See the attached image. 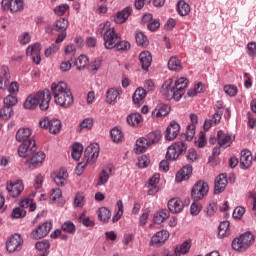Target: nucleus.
I'll return each mask as SVG.
<instances>
[{"instance_id": "f257e3e1", "label": "nucleus", "mask_w": 256, "mask_h": 256, "mask_svg": "<svg viewBox=\"0 0 256 256\" xmlns=\"http://www.w3.org/2000/svg\"><path fill=\"white\" fill-rule=\"evenodd\" d=\"M188 86V79L180 77L175 82L172 78L167 79L161 89V94L167 99L179 101L184 95V90Z\"/></svg>"}, {"instance_id": "f03ea898", "label": "nucleus", "mask_w": 256, "mask_h": 256, "mask_svg": "<svg viewBox=\"0 0 256 256\" xmlns=\"http://www.w3.org/2000/svg\"><path fill=\"white\" fill-rule=\"evenodd\" d=\"M51 91L57 105L63 108H69L73 105L72 92L65 81L53 82L51 84Z\"/></svg>"}, {"instance_id": "7ed1b4c3", "label": "nucleus", "mask_w": 256, "mask_h": 256, "mask_svg": "<svg viewBox=\"0 0 256 256\" xmlns=\"http://www.w3.org/2000/svg\"><path fill=\"white\" fill-rule=\"evenodd\" d=\"M37 147L34 140H29L25 144H21L18 148V155L25 158L31 166L41 165L46 158L44 152H36Z\"/></svg>"}, {"instance_id": "20e7f679", "label": "nucleus", "mask_w": 256, "mask_h": 256, "mask_svg": "<svg viewBox=\"0 0 256 256\" xmlns=\"http://www.w3.org/2000/svg\"><path fill=\"white\" fill-rule=\"evenodd\" d=\"M51 101V92L49 90H40L37 94H31L24 102V108L28 110H34L39 104L42 111H46L49 108Z\"/></svg>"}, {"instance_id": "39448f33", "label": "nucleus", "mask_w": 256, "mask_h": 256, "mask_svg": "<svg viewBox=\"0 0 256 256\" xmlns=\"http://www.w3.org/2000/svg\"><path fill=\"white\" fill-rule=\"evenodd\" d=\"M100 30L104 32L103 40L105 48L108 50L114 49L120 41V35L115 32L114 27H110L109 21L101 23Z\"/></svg>"}, {"instance_id": "423d86ee", "label": "nucleus", "mask_w": 256, "mask_h": 256, "mask_svg": "<svg viewBox=\"0 0 256 256\" xmlns=\"http://www.w3.org/2000/svg\"><path fill=\"white\" fill-rule=\"evenodd\" d=\"M99 146L98 144H90L84 152V157L86 162H80L76 168L77 175H80L82 170L86 165H94L99 155Z\"/></svg>"}, {"instance_id": "0eeeda50", "label": "nucleus", "mask_w": 256, "mask_h": 256, "mask_svg": "<svg viewBox=\"0 0 256 256\" xmlns=\"http://www.w3.org/2000/svg\"><path fill=\"white\" fill-rule=\"evenodd\" d=\"M255 242V237L252 233L242 234L239 238L234 239L232 247L238 252H245Z\"/></svg>"}, {"instance_id": "6e6552de", "label": "nucleus", "mask_w": 256, "mask_h": 256, "mask_svg": "<svg viewBox=\"0 0 256 256\" xmlns=\"http://www.w3.org/2000/svg\"><path fill=\"white\" fill-rule=\"evenodd\" d=\"M187 144L185 142H175L171 146H169L166 154V158L169 161H175L178 159L180 155L187 151Z\"/></svg>"}, {"instance_id": "1a4fd4ad", "label": "nucleus", "mask_w": 256, "mask_h": 256, "mask_svg": "<svg viewBox=\"0 0 256 256\" xmlns=\"http://www.w3.org/2000/svg\"><path fill=\"white\" fill-rule=\"evenodd\" d=\"M39 125L43 129H49V132L53 135L58 134L61 131L62 124L60 120H57L56 118H42L39 122Z\"/></svg>"}, {"instance_id": "9d476101", "label": "nucleus", "mask_w": 256, "mask_h": 256, "mask_svg": "<svg viewBox=\"0 0 256 256\" xmlns=\"http://www.w3.org/2000/svg\"><path fill=\"white\" fill-rule=\"evenodd\" d=\"M209 186L204 180H199L191 191V197L194 201L202 200L208 193Z\"/></svg>"}, {"instance_id": "9b49d317", "label": "nucleus", "mask_w": 256, "mask_h": 256, "mask_svg": "<svg viewBox=\"0 0 256 256\" xmlns=\"http://www.w3.org/2000/svg\"><path fill=\"white\" fill-rule=\"evenodd\" d=\"M6 189L8 191V194L12 197V198H17L21 195V193L24 190V185L22 180H16V182H7V186Z\"/></svg>"}, {"instance_id": "f8f14e48", "label": "nucleus", "mask_w": 256, "mask_h": 256, "mask_svg": "<svg viewBox=\"0 0 256 256\" xmlns=\"http://www.w3.org/2000/svg\"><path fill=\"white\" fill-rule=\"evenodd\" d=\"M52 229V224L50 222H45L39 225L35 230L32 231L31 237L35 240L42 239L46 237Z\"/></svg>"}, {"instance_id": "ddd939ff", "label": "nucleus", "mask_w": 256, "mask_h": 256, "mask_svg": "<svg viewBox=\"0 0 256 256\" xmlns=\"http://www.w3.org/2000/svg\"><path fill=\"white\" fill-rule=\"evenodd\" d=\"M22 245L23 239L19 234H15L6 242V249L8 252L13 253L15 251H19Z\"/></svg>"}, {"instance_id": "4468645a", "label": "nucleus", "mask_w": 256, "mask_h": 256, "mask_svg": "<svg viewBox=\"0 0 256 256\" xmlns=\"http://www.w3.org/2000/svg\"><path fill=\"white\" fill-rule=\"evenodd\" d=\"M2 8L9 9L12 13L20 12L23 9V0H2Z\"/></svg>"}, {"instance_id": "2eb2a0df", "label": "nucleus", "mask_w": 256, "mask_h": 256, "mask_svg": "<svg viewBox=\"0 0 256 256\" xmlns=\"http://www.w3.org/2000/svg\"><path fill=\"white\" fill-rule=\"evenodd\" d=\"M235 139L232 134H224L223 130L217 132V140L220 147L226 149L230 147Z\"/></svg>"}, {"instance_id": "dca6fc26", "label": "nucleus", "mask_w": 256, "mask_h": 256, "mask_svg": "<svg viewBox=\"0 0 256 256\" xmlns=\"http://www.w3.org/2000/svg\"><path fill=\"white\" fill-rule=\"evenodd\" d=\"M179 132H180V124H178V122H175V120H173L172 122H170L166 130L165 137L168 141H173L174 139H176Z\"/></svg>"}, {"instance_id": "f3484780", "label": "nucleus", "mask_w": 256, "mask_h": 256, "mask_svg": "<svg viewBox=\"0 0 256 256\" xmlns=\"http://www.w3.org/2000/svg\"><path fill=\"white\" fill-rule=\"evenodd\" d=\"M228 184L227 176L226 174H219L215 180V187H214V193L220 194L222 193Z\"/></svg>"}, {"instance_id": "a211bd4d", "label": "nucleus", "mask_w": 256, "mask_h": 256, "mask_svg": "<svg viewBox=\"0 0 256 256\" xmlns=\"http://www.w3.org/2000/svg\"><path fill=\"white\" fill-rule=\"evenodd\" d=\"M133 10L131 7H126L122 11L117 12L113 16V20L116 24H123L126 22L128 17L132 14Z\"/></svg>"}, {"instance_id": "6ab92c4d", "label": "nucleus", "mask_w": 256, "mask_h": 256, "mask_svg": "<svg viewBox=\"0 0 256 256\" xmlns=\"http://www.w3.org/2000/svg\"><path fill=\"white\" fill-rule=\"evenodd\" d=\"M51 177L54 179V182L57 186H63L66 184L68 172L67 170H64V168H62L58 172H53V174H51Z\"/></svg>"}, {"instance_id": "aec40b11", "label": "nucleus", "mask_w": 256, "mask_h": 256, "mask_svg": "<svg viewBox=\"0 0 256 256\" xmlns=\"http://www.w3.org/2000/svg\"><path fill=\"white\" fill-rule=\"evenodd\" d=\"M170 112V106H167V104H158L156 106L155 110L152 112V117L154 119H159L167 116Z\"/></svg>"}, {"instance_id": "412c9836", "label": "nucleus", "mask_w": 256, "mask_h": 256, "mask_svg": "<svg viewBox=\"0 0 256 256\" xmlns=\"http://www.w3.org/2000/svg\"><path fill=\"white\" fill-rule=\"evenodd\" d=\"M193 168L190 164L184 166L182 170H179L176 174V182L180 183L182 181H186L192 175Z\"/></svg>"}, {"instance_id": "4be33fe9", "label": "nucleus", "mask_w": 256, "mask_h": 256, "mask_svg": "<svg viewBox=\"0 0 256 256\" xmlns=\"http://www.w3.org/2000/svg\"><path fill=\"white\" fill-rule=\"evenodd\" d=\"M253 161V156L250 152V150H242L241 156H240V164L242 168L248 169L251 167Z\"/></svg>"}, {"instance_id": "5701e85b", "label": "nucleus", "mask_w": 256, "mask_h": 256, "mask_svg": "<svg viewBox=\"0 0 256 256\" xmlns=\"http://www.w3.org/2000/svg\"><path fill=\"white\" fill-rule=\"evenodd\" d=\"M31 134L32 132L30 128H19V130L16 133V140L20 143L23 142V144H26L29 141H34V140H28Z\"/></svg>"}, {"instance_id": "b1692460", "label": "nucleus", "mask_w": 256, "mask_h": 256, "mask_svg": "<svg viewBox=\"0 0 256 256\" xmlns=\"http://www.w3.org/2000/svg\"><path fill=\"white\" fill-rule=\"evenodd\" d=\"M168 208L173 214H178L183 210L184 204L179 198H173L168 202Z\"/></svg>"}, {"instance_id": "393cba45", "label": "nucleus", "mask_w": 256, "mask_h": 256, "mask_svg": "<svg viewBox=\"0 0 256 256\" xmlns=\"http://www.w3.org/2000/svg\"><path fill=\"white\" fill-rule=\"evenodd\" d=\"M139 61L143 70H147L152 63V55L149 51H142L139 55Z\"/></svg>"}, {"instance_id": "a878e982", "label": "nucleus", "mask_w": 256, "mask_h": 256, "mask_svg": "<svg viewBox=\"0 0 256 256\" xmlns=\"http://www.w3.org/2000/svg\"><path fill=\"white\" fill-rule=\"evenodd\" d=\"M121 94V90L117 88H110L107 91L106 102L110 105H114L117 102V98Z\"/></svg>"}, {"instance_id": "bb28decb", "label": "nucleus", "mask_w": 256, "mask_h": 256, "mask_svg": "<svg viewBox=\"0 0 256 256\" xmlns=\"http://www.w3.org/2000/svg\"><path fill=\"white\" fill-rule=\"evenodd\" d=\"M146 95L147 92L146 90H144V88H137L133 95L134 104L140 106L143 103V100L145 99Z\"/></svg>"}, {"instance_id": "cd10ccee", "label": "nucleus", "mask_w": 256, "mask_h": 256, "mask_svg": "<svg viewBox=\"0 0 256 256\" xmlns=\"http://www.w3.org/2000/svg\"><path fill=\"white\" fill-rule=\"evenodd\" d=\"M35 196V193L32 194L30 197L24 198L20 202V207L24 210L25 208H29L30 212H34L37 208L36 204L33 203V197Z\"/></svg>"}, {"instance_id": "c85d7f7f", "label": "nucleus", "mask_w": 256, "mask_h": 256, "mask_svg": "<svg viewBox=\"0 0 256 256\" xmlns=\"http://www.w3.org/2000/svg\"><path fill=\"white\" fill-rule=\"evenodd\" d=\"M168 238H169V233L167 231L163 230V231L156 233L152 237L151 242H152V244H162L165 241H167Z\"/></svg>"}, {"instance_id": "c756f323", "label": "nucleus", "mask_w": 256, "mask_h": 256, "mask_svg": "<svg viewBox=\"0 0 256 256\" xmlns=\"http://www.w3.org/2000/svg\"><path fill=\"white\" fill-rule=\"evenodd\" d=\"M150 144L147 138H138L136 142V153L141 154L146 152L148 148H150Z\"/></svg>"}, {"instance_id": "7c9ffc66", "label": "nucleus", "mask_w": 256, "mask_h": 256, "mask_svg": "<svg viewBox=\"0 0 256 256\" xmlns=\"http://www.w3.org/2000/svg\"><path fill=\"white\" fill-rule=\"evenodd\" d=\"M127 122L132 127H140L143 122V118L141 114L138 113L130 114L129 116H127Z\"/></svg>"}, {"instance_id": "2f4dec72", "label": "nucleus", "mask_w": 256, "mask_h": 256, "mask_svg": "<svg viewBox=\"0 0 256 256\" xmlns=\"http://www.w3.org/2000/svg\"><path fill=\"white\" fill-rule=\"evenodd\" d=\"M190 249H191V242L186 241V242H184L181 245L176 247V249L174 251V255L175 256L185 255L190 251Z\"/></svg>"}, {"instance_id": "473e14b6", "label": "nucleus", "mask_w": 256, "mask_h": 256, "mask_svg": "<svg viewBox=\"0 0 256 256\" xmlns=\"http://www.w3.org/2000/svg\"><path fill=\"white\" fill-rule=\"evenodd\" d=\"M177 10L180 16L185 17L189 15L191 8L190 5L186 3L184 0H180L177 4Z\"/></svg>"}, {"instance_id": "72a5a7b5", "label": "nucleus", "mask_w": 256, "mask_h": 256, "mask_svg": "<svg viewBox=\"0 0 256 256\" xmlns=\"http://www.w3.org/2000/svg\"><path fill=\"white\" fill-rule=\"evenodd\" d=\"M3 74L0 76V89H5L9 84L10 73L7 66L2 68Z\"/></svg>"}, {"instance_id": "f704fd0d", "label": "nucleus", "mask_w": 256, "mask_h": 256, "mask_svg": "<svg viewBox=\"0 0 256 256\" xmlns=\"http://www.w3.org/2000/svg\"><path fill=\"white\" fill-rule=\"evenodd\" d=\"M170 216L168 210H161L154 214V222L158 225L162 224L165 220H167Z\"/></svg>"}, {"instance_id": "c9c22d12", "label": "nucleus", "mask_w": 256, "mask_h": 256, "mask_svg": "<svg viewBox=\"0 0 256 256\" xmlns=\"http://www.w3.org/2000/svg\"><path fill=\"white\" fill-rule=\"evenodd\" d=\"M169 70L180 71L182 69L181 60L177 56H172L168 62Z\"/></svg>"}, {"instance_id": "e433bc0d", "label": "nucleus", "mask_w": 256, "mask_h": 256, "mask_svg": "<svg viewBox=\"0 0 256 256\" xmlns=\"http://www.w3.org/2000/svg\"><path fill=\"white\" fill-rule=\"evenodd\" d=\"M68 28V20L66 18H59L55 22V31L63 33Z\"/></svg>"}, {"instance_id": "4c0bfd02", "label": "nucleus", "mask_w": 256, "mask_h": 256, "mask_svg": "<svg viewBox=\"0 0 256 256\" xmlns=\"http://www.w3.org/2000/svg\"><path fill=\"white\" fill-rule=\"evenodd\" d=\"M82 151H83L82 144H79V142H75L72 146V158L75 161H78L81 158Z\"/></svg>"}, {"instance_id": "58836bf2", "label": "nucleus", "mask_w": 256, "mask_h": 256, "mask_svg": "<svg viewBox=\"0 0 256 256\" xmlns=\"http://www.w3.org/2000/svg\"><path fill=\"white\" fill-rule=\"evenodd\" d=\"M229 227H230V223L228 221H224L220 224L219 233H218L220 238H225L230 235Z\"/></svg>"}, {"instance_id": "ea45409f", "label": "nucleus", "mask_w": 256, "mask_h": 256, "mask_svg": "<svg viewBox=\"0 0 256 256\" xmlns=\"http://www.w3.org/2000/svg\"><path fill=\"white\" fill-rule=\"evenodd\" d=\"M146 139L150 145V147L152 145H156L159 143L160 139H161V132H150L147 136Z\"/></svg>"}, {"instance_id": "a19ab883", "label": "nucleus", "mask_w": 256, "mask_h": 256, "mask_svg": "<svg viewBox=\"0 0 256 256\" xmlns=\"http://www.w3.org/2000/svg\"><path fill=\"white\" fill-rule=\"evenodd\" d=\"M98 218L101 222L107 223L111 218V212L105 207H102L98 211Z\"/></svg>"}, {"instance_id": "79ce46f5", "label": "nucleus", "mask_w": 256, "mask_h": 256, "mask_svg": "<svg viewBox=\"0 0 256 256\" xmlns=\"http://www.w3.org/2000/svg\"><path fill=\"white\" fill-rule=\"evenodd\" d=\"M13 115V108L11 106H3L0 110V119L7 121Z\"/></svg>"}, {"instance_id": "37998d69", "label": "nucleus", "mask_w": 256, "mask_h": 256, "mask_svg": "<svg viewBox=\"0 0 256 256\" xmlns=\"http://www.w3.org/2000/svg\"><path fill=\"white\" fill-rule=\"evenodd\" d=\"M111 138H112L113 142L120 143L123 141L124 136H123L121 130H119V128H113V130H111Z\"/></svg>"}, {"instance_id": "c03bdc74", "label": "nucleus", "mask_w": 256, "mask_h": 256, "mask_svg": "<svg viewBox=\"0 0 256 256\" xmlns=\"http://www.w3.org/2000/svg\"><path fill=\"white\" fill-rule=\"evenodd\" d=\"M92 127H93V120H92V118H85V120H83L81 122V124L78 126L77 132H81L84 129L91 130Z\"/></svg>"}, {"instance_id": "a18cd8bd", "label": "nucleus", "mask_w": 256, "mask_h": 256, "mask_svg": "<svg viewBox=\"0 0 256 256\" xmlns=\"http://www.w3.org/2000/svg\"><path fill=\"white\" fill-rule=\"evenodd\" d=\"M136 43L139 46L146 47L148 45V39L147 36L142 33L141 31L136 32Z\"/></svg>"}, {"instance_id": "49530a36", "label": "nucleus", "mask_w": 256, "mask_h": 256, "mask_svg": "<svg viewBox=\"0 0 256 256\" xmlns=\"http://www.w3.org/2000/svg\"><path fill=\"white\" fill-rule=\"evenodd\" d=\"M89 63V59L86 55H80L78 59L76 60V66L78 70H83Z\"/></svg>"}, {"instance_id": "de8ad7c7", "label": "nucleus", "mask_w": 256, "mask_h": 256, "mask_svg": "<svg viewBox=\"0 0 256 256\" xmlns=\"http://www.w3.org/2000/svg\"><path fill=\"white\" fill-rule=\"evenodd\" d=\"M40 50H41V44L35 43L34 45L28 46L26 50V55L32 56L33 54H40Z\"/></svg>"}, {"instance_id": "09e8293b", "label": "nucleus", "mask_w": 256, "mask_h": 256, "mask_svg": "<svg viewBox=\"0 0 256 256\" xmlns=\"http://www.w3.org/2000/svg\"><path fill=\"white\" fill-rule=\"evenodd\" d=\"M18 100L14 94H9L4 98V107H13L17 104Z\"/></svg>"}, {"instance_id": "8fccbe9b", "label": "nucleus", "mask_w": 256, "mask_h": 256, "mask_svg": "<svg viewBox=\"0 0 256 256\" xmlns=\"http://www.w3.org/2000/svg\"><path fill=\"white\" fill-rule=\"evenodd\" d=\"M59 44L53 43L51 46L45 49V57L50 58L59 51Z\"/></svg>"}, {"instance_id": "3c124183", "label": "nucleus", "mask_w": 256, "mask_h": 256, "mask_svg": "<svg viewBox=\"0 0 256 256\" xmlns=\"http://www.w3.org/2000/svg\"><path fill=\"white\" fill-rule=\"evenodd\" d=\"M85 205V196L83 193H77L74 199V206L82 208Z\"/></svg>"}, {"instance_id": "603ef678", "label": "nucleus", "mask_w": 256, "mask_h": 256, "mask_svg": "<svg viewBox=\"0 0 256 256\" xmlns=\"http://www.w3.org/2000/svg\"><path fill=\"white\" fill-rule=\"evenodd\" d=\"M115 48L118 51H127L130 49V43L128 41L121 40V37H120L119 41L115 45Z\"/></svg>"}, {"instance_id": "864d4df0", "label": "nucleus", "mask_w": 256, "mask_h": 256, "mask_svg": "<svg viewBox=\"0 0 256 256\" xmlns=\"http://www.w3.org/2000/svg\"><path fill=\"white\" fill-rule=\"evenodd\" d=\"M224 92L230 97H235L237 95L238 88L237 86L228 84L227 86H224Z\"/></svg>"}, {"instance_id": "5fc2aeb1", "label": "nucleus", "mask_w": 256, "mask_h": 256, "mask_svg": "<svg viewBox=\"0 0 256 256\" xmlns=\"http://www.w3.org/2000/svg\"><path fill=\"white\" fill-rule=\"evenodd\" d=\"M36 249L42 253H46L50 248V243L47 240L36 243Z\"/></svg>"}, {"instance_id": "6e6d98bb", "label": "nucleus", "mask_w": 256, "mask_h": 256, "mask_svg": "<svg viewBox=\"0 0 256 256\" xmlns=\"http://www.w3.org/2000/svg\"><path fill=\"white\" fill-rule=\"evenodd\" d=\"M196 126L194 124H188L187 130H186V139L188 141H192V139L195 136Z\"/></svg>"}, {"instance_id": "4d7b16f0", "label": "nucleus", "mask_w": 256, "mask_h": 256, "mask_svg": "<svg viewBox=\"0 0 256 256\" xmlns=\"http://www.w3.org/2000/svg\"><path fill=\"white\" fill-rule=\"evenodd\" d=\"M108 180H109V174H107L106 170H102L96 186H103L108 182Z\"/></svg>"}, {"instance_id": "13d9d810", "label": "nucleus", "mask_w": 256, "mask_h": 256, "mask_svg": "<svg viewBox=\"0 0 256 256\" xmlns=\"http://www.w3.org/2000/svg\"><path fill=\"white\" fill-rule=\"evenodd\" d=\"M67 10H69V5L61 4L55 7L54 12L57 16H63Z\"/></svg>"}, {"instance_id": "bf43d9fd", "label": "nucleus", "mask_w": 256, "mask_h": 256, "mask_svg": "<svg viewBox=\"0 0 256 256\" xmlns=\"http://www.w3.org/2000/svg\"><path fill=\"white\" fill-rule=\"evenodd\" d=\"M62 230L64 232H67V233H70V234H74L75 231H76V227L75 225L72 223V222H65L63 225H62Z\"/></svg>"}, {"instance_id": "052dcab7", "label": "nucleus", "mask_w": 256, "mask_h": 256, "mask_svg": "<svg viewBox=\"0 0 256 256\" xmlns=\"http://www.w3.org/2000/svg\"><path fill=\"white\" fill-rule=\"evenodd\" d=\"M79 222L82 223L85 227H94L95 223L91 221L85 214H82L79 217Z\"/></svg>"}, {"instance_id": "680f3d73", "label": "nucleus", "mask_w": 256, "mask_h": 256, "mask_svg": "<svg viewBox=\"0 0 256 256\" xmlns=\"http://www.w3.org/2000/svg\"><path fill=\"white\" fill-rule=\"evenodd\" d=\"M26 215V211L23 208H15L12 212V217L14 219L23 218Z\"/></svg>"}, {"instance_id": "e2e57ef3", "label": "nucleus", "mask_w": 256, "mask_h": 256, "mask_svg": "<svg viewBox=\"0 0 256 256\" xmlns=\"http://www.w3.org/2000/svg\"><path fill=\"white\" fill-rule=\"evenodd\" d=\"M202 210V206L200 205V203L198 201H195L192 205H191V214L193 216H197Z\"/></svg>"}, {"instance_id": "0e129e2a", "label": "nucleus", "mask_w": 256, "mask_h": 256, "mask_svg": "<svg viewBox=\"0 0 256 256\" xmlns=\"http://www.w3.org/2000/svg\"><path fill=\"white\" fill-rule=\"evenodd\" d=\"M160 27V22L158 19H154L150 23H148L147 28L151 32H155Z\"/></svg>"}, {"instance_id": "69168bd1", "label": "nucleus", "mask_w": 256, "mask_h": 256, "mask_svg": "<svg viewBox=\"0 0 256 256\" xmlns=\"http://www.w3.org/2000/svg\"><path fill=\"white\" fill-rule=\"evenodd\" d=\"M248 54L250 57H256V43L250 42L248 43Z\"/></svg>"}, {"instance_id": "338daca9", "label": "nucleus", "mask_w": 256, "mask_h": 256, "mask_svg": "<svg viewBox=\"0 0 256 256\" xmlns=\"http://www.w3.org/2000/svg\"><path fill=\"white\" fill-rule=\"evenodd\" d=\"M149 164H150V160L149 158H147V156H141V158H139L138 165L140 168H146L149 166Z\"/></svg>"}, {"instance_id": "774afa93", "label": "nucleus", "mask_w": 256, "mask_h": 256, "mask_svg": "<svg viewBox=\"0 0 256 256\" xmlns=\"http://www.w3.org/2000/svg\"><path fill=\"white\" fill-rule=\"evenodd\" d=\"M245 214V209L243 207H237L233 212V217L235 219H240Z\"/></svg>"}]
</instances>
